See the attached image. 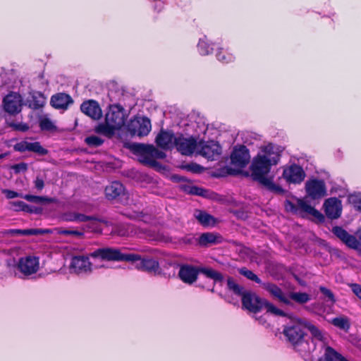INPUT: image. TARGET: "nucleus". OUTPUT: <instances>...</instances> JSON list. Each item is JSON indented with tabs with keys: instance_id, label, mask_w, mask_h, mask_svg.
I'll return each instance as SVG.
<instances>
[{
	"instance_id": "1",
	"label": "nucleus",
	"mask_w": 361,
	"mask_h": 361,
	"mask_svg": "<svg viewBox=\"0 0 361 361\" xmlns=\"http://www.w3.org/2000/svg\"><path fill=\"white\" fill-rule=\"evenodd\" d=\"M273 147L266 146L264 149L265 154H258L252 161L250 166L251 177L253 180L258 182L269 191L276 194H282L284 190L279 185H276L272 178H268L267 175L269 173L272 165L277 164L280 159L279 154H274Z\"/></svg>"
},
{
	"instance_id": "2",
	"label": "nucleus",
	"mask_w": 361,
	"mask_h": 361,
	"mask_svg": "<svg viewBox=\"0 0 361 361\" xmlns=\"http://www.w3.org/2000/svg\"><path fill=\"white\" fill-rule=\"evenodd\" d=\"M300 320L305 319L297 318L293 324L284 326L283 334L294 350L302 355H307L315 350L316 345L312 339L307 338V334L303 329L305 327L300 322Z\"/></svg>"
},
{
	"instance_id": "3",
	"label": "nucleus",
	"mask_w": 361,
	"mask_h": 361,
	"mask_svg": "<svg viewBox=\"0 0 361 361\" xmlns=\"http://www.w3.org/2000/svg\"><path fill=\"white\" fill-rule=\"evenodd\" d=\"M241 302L242 308L252 313H259L263 308H265L267 312L271 314L279 317L286 316V313L283 310L278 308L267 299L259 297L257 294L250 290H247L243 295Z\"/></svg>"
},
{
	"instance_id": "4",
	"label": "nucleus",
	"mask_w": 361,
	"mask_h": 361,
	"mask_svg": "<svg viewBox=\"0 0 361 361\" xmlns=\"http://www.w3.org/2000/svg\"><path fill=\"white\" fill-rule=\"evenodd\" d=\"M200 274H202L206 277L214 280L215 283L222 282L224 279V277L221 272L212 268L206 267H196L188 264H183L180 265L178 276L183 283L192 285L197 281Z\"/></svg>"
},
{
	"instance_id": "5",
	"label": "nucleus",
	"mask_w": 361,
	"mask_h": 361,
	"mask_svg": "<svg viewBox=\"0 0 361 361\" xmlns=\"http://www.w3.org/2000/svg\"><path fill=\"white\" fill-rule=\"evenodd\" d=\"M286 210L293 214H309L312 216L317 223L322 224L325 221V216L314 207L311 206L305 199H297V204L286 200L284 202Z\"/></svg>"
},
{
	"instance_id": "6",
	"label": "nucleus",
	"mask_w": 361,
	"mask_h": 361,
	"mask_svg": "<svg viewBox=\"0 0 361 361\" xmlns=\"http://www.w3.org/2000/svg\"><path fill=\"white\" fill-rule=\"evenodd\" d=\"M153 145L133 142L128 145V148L135 155L138 161L145 166H156L158 162L153 159Z\"/></svg>"
},
{
	"instance_id": "7",
	"label": "nucleus",
	"mask_w": 361,
	"mask_h": 361,
	"mask_svg": "<svg viewBox=\"0 0 361 361\" xmlns=\"http://www.w3.org/2000/svg\"><path fill=\"white\" fill-rule=\"evenodd\" d=\"M93 258H100L106 261L128 262L135 260V256L130 254H123L119 249L114 247H104L95 250L90 253Z\"/></svg>"
},
{
	"instance_id": "8",
	"label": "nucleus",
	"mask_w": 361,
	"mask_h": 361,
	"mask_svg": "<svg viewBox=\"0 0 361 361\" xmlns=\"http://www.w3.org/2000/svg\"><path fill=\"white\" fill-rule=\"evenodd\" d=\"M126 128L130 135L143 137L149 133L152 125L147 117H135L130 120Z\"/></svg>"
},
{
	"instance_id": "9",
	"label": "nucleus",
	"mask_w": 361,
	"mask_h": 361,
	"mask_svg": "<svg viewBox=\"0 0 361 361\" xmlns=\"http://www.w3.org/2000/svg\"><path fill=\"white\" fill-rule=\"evenodd\" d=\"M305 191L307 193L306 197H310L311 200H317L327 195L326 187L323 180L320 179H311L305 183Z\"/></svg>"
},
{
	"instance_id": "10",
	"label": "nucleus",
	"mask_w": 361,
	"mask_h": 361,
	"mask_svg": "<svg viewBox=\"0 0 361 361\" xmlns=\"http://www.w3.org/2000/svg\"><path fill=\"white\" fill-rule=\"evenodd\" d=\"M136 257L137 259L130 261L135 264V267L141 271L147 273H153L155 275H160L161 274V269L160 268L159 263L156 259L151 257H141L138 254L131 253Z\"/></svg>"
},
{
	"instance_id": "11",
	"label": "nucleus",
	"mask_w": 361,
	"mask_h": 361,
	"mask_svg": "<svg viewBox=\"0 0 361 361\" xmlns=\"http://www.w3.org/2000/svg\"><path fill=\"white\" fill-rule=\"evenodd\" d=\"M23 98L16 92H11L3 99V106L6 112L15 116L22 110Z\"/></svg>"
},
{
	"instance_id": "12",
	"label": "nucleus",
	"mask_w": 361,
	"mask_h": 361,
	"mask_svg": "<svg viewBox=\"0 0 361 361\" xmlns=\"http://www.w3.org/2000/svg\"><path fill=\"white\" fill-rule=\"evenodd\" d=\"M177 151L181 154L189 156L192 155L197 147V140L194 137H190L188 138L185 137L182 134H180L175 139L173 143Z\"/></svg>"
},
{
	"instance_id": "13",
	"label": "nucleus",
	"mask_w": 361,
	"mask_h": 361,
	"mask_svg": "<svg viewBox=\"0 0 361 361\" xmlns=\"http://www.w3.org/2000/svg\"><path fill=\"white\" fill-rule=\"evenodd\" d=\"M262 287L269 293L273 299L276 300L279 302L287 306L293 307V302L288 299V295H286L276 283L271 282H264L262 284Z\"/></svg>"
},
{
	"instance_id": "14",
	"label": "nucleus",
	"mask_w": 361,
	"mask_h": 361,
	"mask_svg": "<svg viewBox=\"0 0 361 361\" xmlns=\"http://www.w3.org/2000/svg\"><path fill=\"white\" fill-rule=\"evenodd\" d=\"M283 177L288 183L300 184L304 180L305 173L300 166L292 164L283 169Z\"/></svg>"
},
{
	"instance_id": "15",
	"label": "nucleus",
	"mask_w": 361,
	"mask_h": 361,
	"mask_svg": "<svg viewBox=\"0 0 361 361\" xmlns=\"http://www.w3.org/2000/svg\"><path fill=\"white\" fill-rule=\"evenodd\" d=\"M106 122H109L116 129H120L125 123L123 108L121 105L111 106L105 116Z\"/></svg>"
},
{
	"instance_id": "16",
	"label": "nucleus",
	"mask_w": 361,
	"mask_h": 361,
	"mask_svg": "<svg viewBox=\"0 0 361 361\" xmlns=\"http://www.w3.org/2000/svg\"><path fill=\"white\" fill-rule=\"evenodd\" d=\"M250 159V152L246 146L240 145L234 148L231 155V161L233 165L240 169L247 166Z\"/></svg>"
},
{
	"instance_id": "17",
	"label": "nucleus",
	"mask_w": 361,
	"mask_h": 361,
	"mask_svg": "<svg viewBox=\"0 0 361 361\" xmlns=\"http://www.w3.org/2000/svg\"><path fill=\"white\" fill-rule=\"evenodd\" d=\"M62 221L66 222H86L87 221H97L105 225L108 224V221L104 218L99 217L97 216H87L84 214L67 212L61 216Z\"/></svg>"
},
{
	"instance_id": "18",
	"label": "nucleus",
	"mask_w": 361,
	"mask_h": 361,
	"mask_svg": "<svg viewBox=\"0 0 361 361\" xmlns=\"http://www.w3.org/2000/svg\"><path fill=\"white\" fill-rule=\"evenodd\" d=\"M325 214L331 220L338 219L342 213L341 201L337 197H329L325 200L324 204Z\"/></svg>"
},
{
	"instance_id": "19",
	"label": "nucleus",
	"mask_w": 361,
	"mask_h": 361,
	"mask_svg": "<svg viewBox=\"0 0 361 361\" xmlns=\"http://www.w3.org/2000/svg\"><path fill=\"white\" fill-rule=\"evenodd\" d=\"M331 231L335 236H336L349 248L356 250L359 247L360 242L357 240L356 237L350 234L343 227L335 226L333 227Z\"/></svg>"
},
{
	"instance_id": "20",
	"label": "nucleus",
	"mask_w": 361,
	"mask_h": 361,
	"mask_svg": "<svg viewBox=\"0 0 361 361\" xmlns=\"http://www.w3.org/2000/svg\"><path fill=\"white\" fill-rule=\"evenodd\" d=\"M18 268L20 272L26 276L35 274L39 269V258L34 256H27L24 258H20Z\"/></svg>"
},
{
	"instance_id": "21",
	"label": "nucleus",
	"mask_w": 361,
	"mask_h": 361,
	"mask_svg": "<svg viewBox=\"0 0 361 361\" xmlns=\"http://www.w3.org/2000/svg\"><path fill=\"white\" fill-rule=\"evenodd\" d=\"M13 148L16 152H25L26 151H29L41 156L47 155L49 152V151L44 148L39 142H29L27 141L23 140L16 143Z\"/></svg>"
},
{
	"instance_id": "22",
	"label": "nucleus",
	"mask_w": 361,
	"mask_h": 361,
	"mask_svg": "<svg viewBox=\"0 0 361 361\" xmlns=\"http://www.w3.org/2000/svg\"><path fill=\"white\" fill-rule=\"evenodd\" d=\"M176 138L172 130L161 129L155 138V143L159 148L167 150L173 147Z\"/></svg>"
},
{
	"instance_id": "23",
	"label": "nucleus",
	"mask_w": 361,
	"mask_h": 361,
	"mask_svg": "<svg viewBox=\"0 0 361 361\" xmlns=\"http://www.w3.org/2000/svg\"><path fill=\"white\" fill-rule=\"evenodd\" d=\"M80 110L85 115L94 120L99 119L102 116V109L99 103L94 99L83 102L80 105Z\"/></svg>"
},
{
	"instance_id": "24",
	"label": "nucleus",
	"mask_w": 361,
	"mask_h": 361,
	"mask_svg": "<svg viewBox=\"0 0 361 361\" xmlns=\"http://www.w3.org/2000/svg\"><path fill=\"white\" fill-rule=\"evenodd\" d=\"M70 268L77 274L87 272L90 271L92 269V263L90 262L89 257L87 256H73L71 259Z\"/></svg>"
},
{
	"instance_id": "25",
	"label": "nucleus",
	"mask_w": 361,
	"mask_h": 361,
	"mask_svg": "<svg viewBox=\"0 0 361 361\" xmlns=\"http://www.w3.org/2000/svg\"><path fill=\"white\" fill-rule=\"evenodd\" d=\"M200 153L202 156L212 160L214 159L215 156L221 154V147L217 142L209 140L203 143Z\"/></svg>"
},
{
	"instance_id": "26",
	"label": "nucleus",
	"mask_w": 361,
	"mask_h": 361,
	"mask_svg": "<svg viewBox=\"0 0 361 361\" xmlns=\"http://www.w3.org/2000/svg\"><path fill=\"white\" fill-rule=\"evenodd\" d=\"M73 103V100L72 97L63 92L57 93L54 94L51 97L50 104L51 105L56 109H63L66 110L68 109L70 104Z\"/></svg>"
},
{
	"instance_id": "27",
	"label": "nucleus",
	"mask_w": 361,
	"mask_h": 361,
	"mask_svg": "<svg viewBox=\"0 0 361 361\" xmlns=\"http://www.w3.org/2000/svg\"><path fill=\"white\" fill-rule=\"evenodd\" d=\"M288 299L293 303H296L297 305H301L304 307V309L308 312L312 311V308L308 306H305L306 303L310 302L312 299V296L310 294L306 292H289L288 294Z\"/></svg>"
},
{
	"instance_id": "28",
	"label": "nucleus",
	"mask_w": 361,
	"mask_h": 361,
	"mask_svg": "<svg viewBox=\"0 0 361 361\" xmlns=\"http://www.w3.org/2000/svg\"><path fill=\"white\" fill-rule=\"evenodd\" d=\"M105 196L109 200H114L124 195L125 188L119 181H114L105 188Z\"/></svg>"
},
{
	"instance_id": "29",
	"label": "nucleus",
	"mask_w": 361,
	"mask_h": 361,
	"mask_svg": "<svg viewBox=\"0 0 361 361\" xmlns=\"http://www.w3.org/2000/svg\"><path fill=\"white\" fill-rule=\"evenodd\" d=\"M194 217L204 227H214L217 223V220L214 216L202 209H195Z\"/></svg>"
},
{
	"instance_id": "30",
	"label": "nucleus",
	"mask_w": 361,
	"mask_h": 361,
	"mask_svg": "<svg viewBox=\"0 0 361 361\" xmlns=\"http://www.w3.org/2000/svg\"><path fill=\"white\" fill-rule=\"evenodd\" d=\"M47 231L39 228H30V229H8L1 231L0 234L11 235H39L47 233Z\"/></svg>"
},
{
	"instance_id": "31",
	"label": "nucleus",
	"mask_w": 361,
	"mask_h": 361,
	"mask_svg": "<svg viewBox=\"0 0 361 361\" xmlns=\"http://www.w3.org/2000/svg\"><path fill=\"white\" fill-rule=\"evenodd\" d=\"M226 288L229 292L238 297H243V295L247 292L245 287L238 283L236 280L232 276H228L226 279Z\"/></svg>"
},
{
	"instance_id": "32",
	"label": "nucleus",
	"mask_w": 361,
	"mask_h": 361,
	"mask_svg": "<svg viewBox=\"0 0 361 361\" xmlns=\"http://www.w3.org/2000/svg\"><path fill=\"white\" fill-rule=\"evenodd\" d=\"M318 361H348L331 346H327L324 354Z\"/></svg>"
},
{
	"instance_id": "33",
	"label": "nucleus",
	"mask_w": 361,
	"mask_h": 361,
	"mask_svg": "<svg viewBox=\"0 0 361 361\" xmlns=\"http://www.w3.org/2000/svg\"><path fill=\"white\" fill-rule=\"evenodd\" d=\"M115 126H113L109 122L101 123L94 127V132L97 134L111 137L116 130Z\"/></svg>"
},
{
	"instance_id": "34",
	"label": "nucleus",
	"mask_w": 361,
	"mask_h": 361,
	"mask_svg": "<svg viewBox=\"0 0 361 361\" xmlns=\"http://www.w3.org/2000/svg\"><path fill=\"white\" fill-rule=\"evenodd\" d=\"M330 323L345 332H348L350 328V319L345 316L334 317L330 321Z\"/></svg>"
},
{
	"instance_id": "35",
	"label": "nucleus",
	"mask_w": 361,
	"mask_h": 361,
	"mask_svg": "<svg viewBox=\"0 0 361 361\" xmlns=\"http://www.w3.org/2000/svg\"><path fill=\"white\" fill-rule=\"evenodd\" d=\"M21 197L24 198L28 202H34V203H43V204H50L55 203L57 202V200L54 197H49L46 196H37L33 195H22Z\"/></svg>"
},
{
	"instance_id": "36",
	"label": "nucleus",
	"mask_w": 361,
	"mask_h": 361,
	"mask_svg": "<svg viewBox=\"0 0 361 361\" xmlns=\"http://www.w3.org/2000/svg\"><path fill=\"white\" fill-rule=\"evenodd\" d=\"M197 243L202 247H207L216 243V236L212 233H203L198 238Z\"/></svg>"
},
{
	"instance_id": "37",
	"label": "nucleus",
	"mask_w": 361,
	"mask_h": 361,
	"mask_svg": "<svg viewBox=\"0 0 361 361\" xmlns=\"http://www.w3.org/2000/svg\"><path fill=\"white\" fill-rule=\"evenodd\" d=\"M300 322L303 324L304 327L310 331L312 336L319 341L323 340V334L322 331L315 325L312 324L309 320H300Z\"/></svg>"
},
{
	"instance_id": "38",
	"label": "nucleus",
	"mask_w": 361,
	"mask_h": 361,
	"mask_svg": "<svg viewBox=\"0 0 361 361\" xmlns=\"http://www.w3.org/2000/svg\"><path fill=\"white\" fill-rule=\"evenodd\" d=\"M29 106L35 110L39 109L44 106L45 98L41 92L35 93L29 101Z\"/></svg>"
},
{
	"instance_id": "39",
	"label": "nucleus",
	"mask_w": 361,
	"mask_h": 361,
	"mask_svg": "<svg viewBox=\"0 0 361 361\" xmlns=\"http://www.w3.org/2000/svg\"><path fill=\"white\" fill-rule=\"evenodd\" d=\"M238 273L243 276L244 277L247 278V279L255 282L257 284H259L262 286L263 282L262 280L258 277L257 274H255L252 271L247 269L246 267H242L238 269Z\"/></svg>"
},
{
	"instance_id": "40",
	"label": "nucleus",
	"mask_w": 361,
	"mask_h": 361,
	"mask_svg": "<svg viewBox=\"0 0 361 361\" xmlns=\"http://www.w3.org/2000/svg\"><path fill=\"white\" fill-rule=\"evenodd\" d=\"M240 169H234L231 166H224L218 170V173L215 175L216 177H224L228 175H236L241 173Z\"/></svg>"
},
{
	"instance_id": "41",
	"label": "nucleus",
	"mask_w": 361,
	"mask_h": 361,
	"mask_svg": "<svg viewBox=\"0 0 361 361\" xmlns=\"http://www.w3.org/2000/svg\"><path fill=\"white\" fill-rule=\"evenodd\" d=\"M39 128L42 130L53 131L56 129V126L49 118H43L39 121Z\"/></svg>"
},
{
	"instance_id": "42",
	"label": "nucleus",
	"mask_w": 361,
	"mask_h": 361,
	"mask_svg": "<svg viewBox=\"0 0 361 361\" xmlns=\"http://www.w3.org/2000/svg\"><path fill=\"white\" fill-rule=\"evenodd\" d=\"M85 142L89 147H99L104 143V140L96 135H91L85 137Z\"/></svg>"
},
{
	"instance_id": "43",
	"label": "nucleus",
	"mask_w": 361,
	"mask_h": 361,
	"mask_svg": "<svg viewBox=\"0 0 361 361\" xmlns=\"http://www.w3.org/2000/svg\"><path fill=\"white\" fill-rule=\"evenodd\" d=\"M216 56L219 61L223 63H229L234 59V57L232 54H226L223 51L222 48H219L216 54Z\"/></svg>"
},
{
	"instance_id": "44",
	"label": "nucleus",
	"mask_w": 361,
	"mask_h": 361,
	"mask_svg": "<svg viewBox=\"0 0 361 361\" xmlns=\"http://www.w3.org/2000/svg\"><path fill=\"white\" fill-rule=\"evenodd\" d=\"M348 202L353 205L356 210L361 212V197L358 195H350Z\"/></svg>"
},
{
	"instance_id": "45",
	"label": "nucleus",
	"mask_w": 361,
	"mask_h": 361,
	"mask_svg": "<svg viewBox=\"0 0 361 361\" xmlns=\"http://www.w3.org/2000/svg\"><path fill=\"white\" fill-rule=\"evenodd\" d=\"M319 291L326 297L328 298V300L331 302V303L336 302V298L334 296V293L329 288L324 287V286H320L319 287Z\"/></svg>"
},
{
	"instance_id": "46",
	"label": "nucleus",
	"mask_w": 361,
	"mask_h": 361,
	"mask_svg": "<svg viewBox=\"0 0 361 361\" xmlns=\"http://www.w3.org/2000/svg\"><path fill=\"white\" fill-rule=\"evenodd\" d=\"M197 47L200 54L202 55H207L212 53V51L213 49L212 48L210 47L209 44H207V42L204 41H200Z\"/></svg>"
},
{
	"instance_id": "47",
	"label": "nucleus",
	"mask_w": 361,
	"mask_h": 361,
	"mask_svg": "<svg viewBox=\"0 0 361 361\" xmlns=\"http://www.w3.org/2000/svg\"><path fill=\"white\" fill-rule=\"evenodd\" d=\"M59 233L64 235H74L80 238L84 237V232L78 230L64 229L59 231Z\"/></svg>"
},
{
	"instance_id": "48",
	"label": "nucleus",
	"mask_w": 361,
	"mask_h": 361,
	"mask_svg": "<svg viewBox=\"0 0 361 361\" xmlns=\"http://www.w3.org/2000/svg\"><path fill=\"white\" fill-rule=\"evenodd\" d=\"M185 169L192 173H200L202 171L203 167L196 163L188 164L184 166Z\"/></svg>"
},
{
	"instance_id": "49",
	"label": "nucleus",
	"mask_w": 361,
	"mask_h": 361,
	"mask_svg": "<svg viewBox=\"0 0 361 361\" xmlns=\"http://www.w3.org/2000/svg\"><path fill=\"white\" fill-rule=\"evenodd\" d=\"M11 127H12L14 130L20 131V132H26L29 130V126L25 123H11L9 124Z\"/></svg>"
},
{
	"instance_id": "50",
	"label": "nucleus",
	"mask_w": 361,
	"mask_h": 361,
	"mask_svg": "<svg viewBox=\"0 0 361 361\" xmlns=\"http://www.w3.org/2000/svg\"><path fill=\"white\" fill-rule=\"evenodd\" d=\"M25 212L29 213V214H41L42 212V208L39 207H35L29 205L27 204L25 209L24 210Z\"/></svg>"
},
{
	"instance_id": "51",
	"label": "nucleus",
	"mask_w": 361,
	"mask_h": 361,
	"mask_svg": "<svg viewBox=\"0 0 361 361\" xmlns=\"http://www.w3.org/2000/svg\"><path fill=\"white\" fill-rule=\"evenodd\" d=\"M11 204L14 207L15 210L17 212H24L27 204L23 201H14L11 202Z\"/></svg>"
},
{
	"instance_id": "52",
	"label": "nucleus",
	"mask_w": 361,
	"mask_h": 361,
	"mask_svg": "<svg viewBox=\"0 0 361 361\" xmlns=\"http://www.w3.org/2000/svg\"><path fill=\"white\" fill-rule=\"evenodd\" d=\"M2 192L5 195L7 199H13L18 197H21L22 195H20L18 192L8 190V189H4L3 190Z\"/></svg>"
},
{
	"instance_id": "53",
	"label": "nucleus",
	"mask_w": 361,
	"mask_h": 361,
	"mask_svg": "<svg viewBox=\"0 0 361 361\" xmlns=\"http://www.w3.org/2000/svg\"><path fill=\"white\" fill-rule=\"evenodd\" d=\"M206 190L202 188H200L198 186H192L190 188V192L192 195H196L199 196H204Z\"/></svg>"
},
{
	"instance_id": "54",
	"label": "nucleus",
	"mask_w": 361,
	"mask_h": 361,
	"mask_svg": "<svg viewBox=\"0 0 361 361\" xmlns=\"http://www.w3.org/2000/svg\"><path fill=\"white\" fill-rule=\"evenodd\" d=\"M35 188L38 190L41 191L44 188V181L42 178L37 176L34 181Z\"/></svg>"
},
{
	"instance_id": "55",
	"label": "nucleus",
	"mask_w": 361,
	"mask_h": 361,
	"mask_svg": "<svg viewBox=\"0 0 361 361\" xmlns=\"http://www.w3.org/2000/svg\"><path fill=\"white\" fill-rule=\"evenodd\" d=\"M350 287L353 293L361 300V285L352 283Z\"/></svg>"
},
{
	"instance_id": "56",
	"label": "nucleus",
	"mask_w": 361,
	"mask_h": 361,
	"mask_svg": "<svg viewBox=\"0 0 361 361\" xmlns=\"http://www.w3.org/2000/svg\"><path fill=\"white\" fill-rule=\"evenodd\" d=\"M165 152L159 150L154 146L153 147V159L156 160V159H164L166 157Z\"/></svg>"
},
{
	"instance_id": "57",
	"label": "nucleus",
	"mask_w": 361,
	"mask_h": 361,
	"mask_svg": "<svg viewBox=\"0 0 361 361\" xmlns=\"http://www.w3.org/2000/svg\"><path fill=\"white\" fill-rule=\"evenodd\" d=\"M13 168L16 170V172L25 171L27 169V166L25 163L15 164Z\"/></svg>"
},
{
	"instance_id": "58",
	"label": "nucleus",
	"mask_w": 361,
	"mask_h": 361,
	"mask_svg": "<svg viewBox=\"0 0 361 361\" xmlns=\"http://www.w3.org/2000/svg\"><path fill=\"white\" fill-rule=\"evenodd\" d=\"M90 224L87 225V227L89 228H92L94 230H101V228H99L98 223H99L97 221H90Z\"/></svg>"
},
{
	"instance_id": "59",
	"label": "nucleus",
	"mask_w": 361,
	"mask_h": 361,
	"mask_svg": "<svg viewBox=\"0 0 361 361\" xmlns=\"http://www.w3.org/2000/svg\"><path fill=\"white\" fill-rule=\"evenodd\" d=\"M293 277L301 286H306L307 283L305 280L301 279L297 275H294Z\"/></svg>"
},
{
	"instance_id": "60",
	"label": "nucleus",
	"mask_w": 361,
	"mask_h": 361,
	"mask_svg": "<svg viewBox=\"0 0 361 361\" xmlns=\"http://www.w3.org/2000/svg\"><path fill=\"white\" fill-rule=\"evenodd\" d=\"M118 234L121 236H125L127 235V231L124 230L123 228L118 229Z\"/></svg>"
}]
</instances>
